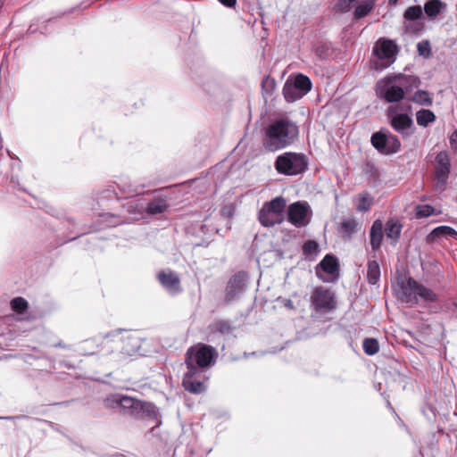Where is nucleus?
I'll use <instances>...</instances> for the list:
<instances>
[{"label": "nucleus", "instance_id": "obj_1", "mask_svg": "<svg viewBox=\"0 0 457 457\" xmlns=\"http://www.w3.org/2000/svg\"><path fill=\"white\" fill-rule=\"evenodd\" d=\"M299 128L289 119L271 122L264 130L262 146L268 152H277L293 145L298 138Z\"/></svg>", "mask_w": 457, "mask_h": 457}, {"label": "nucleus", "instance_id": "obj_2", "mask_svg": "<svg viewBox=\"0 0 457 457\" xmlns=\"http://www.w3.org/2000/svg\"><path fill=\"white\" fill-rule=\"evenodd\" d=\"M107 401H111L112 407H119L122 414L131 416L137 420H158L157 408L153 403L127 395H116L112 399H107Z\"/></svg>", "mask_w": 457, "mask_h": 457}, {"label": "nucleus", "instance_id": "obj_3", "mask_svg": "<svg viewBox=\"0 0 457 457\" xmlns=\"http://www.w3.org/2000/svg\"><path fill=\"white\" fill-rule=\"evenodd\" d=\"M219 353L211 345L197 343L191 345L186 352L185 364L187 369L204 370L216 363Z\"/></svg>", "mask_w": 457, "mask_h": 457}, {"label": "nucleus", "instance_id": "obj_4", "mask_svg": "<svg viewBox=\"0 0 457 457\" xmlns=\"http://www.w3.org/2000/svg\"><path fill=\"white\" fill-rule=\"evenodd\" d=\"M274 167L278 174L294 177L307 171L309 161L303 153L285 152L276 157Z\"/></svg>", "mask_w": 457, "mask_h": 457}, {"label": "nucleus", "instance_id": "obj_5", "mask_svg": "<svg viewBox=\"0 0 457 457\" xmlns=\"http://www.w3.org/2000/svg\"><path fill=\"white\" fill-rule=\"evenodd\" d=\"M287 206L286 199L277 196L265 202L258 212V220L264 228L274 227L284 221V212Z\"/></svg>", "mask_w": 457, "mask_h": 457}, {"label": "nucleus", "instance_id": "obj_6", "mask_svg": "<svg viewBox=\"0 0 457 457\" xmlns=\"http://www.w3.org/2000/svg\"><path fill=\"white\" fill-rule=\"evenodd\" d=\"M401 289L406 302L418 303V296L428 303H436L437 295L428 287L410 277L405 282L401 283Z\"/></svg>", "mask_w": 457, "mask_h": 457}, {"label": "nucleus", "instance_id": "obj_7", "mask_svg": "<svg viewBox=\"0 0 457 457\" xmlns=\"http://www.w3.org/2000/svg\"><path fill=\"white\" fill-rule=\"evenodd\" d=\"M310 303L311 309L318 314L328 313L337 306L334 292L322 286L313 288Z\"/></svg>", "mask_w": 457, "mask_h": 457}, {"label": "nucleus", "instance_id": "obj_8", "mask_svg": "<svg viewBox=\"0 0 457 457\" xmlns=\"http://www.w3.org/2000/svg\"><path fill=\"white\" fill-rule=\"evenodd\" d=\"M377 96L387 103H398L404 97L403 88L400 87L393 74H389L380 79L375 87Z\"/></svg>", "mask_w": 457, "mask_h": 457}, {"label": "nucleus", "instance_id": "obj_9", "mask_svg": "<svg viewBox=\"0 0 457 457\" xmlns=\"http://www.w3.org/2000/svg\"><path fill=\"white\" fill-rule=\"evenodd\" d=\"M249 275L245 270L234 273L227 281L223 302L226 305L237 301L246 290Z\"/></svg>", "mask_w": 457, "mask_h": 457}, {"label": "nucleus", "instance_id": "obj_10", "mask_svg": "<svg viewBox=\"0 0 457 457\" xmlns=\"http://www.w3.org/2000/svg\"><path fill=\"white\" fill-rule=\"evenodd\" d=\"M451 157L446 150L440 151L435 158L434 187L436 191L444 192L448 184L451 173Z\"/></svg>", "mask_w": 457, "mask_h": 457}, {"label": "nucleus", "instance_id": "obj_11", "mask_svg": "<svg viewBox=\"0 0 457 457\" xmlns=\"http://www.w3.org/2000/svg\"><path fill=\"white\" fill-rule=\"evenodd\" d=\"M372 146L381 154L391 155L401 150V141L390 132L381 130L372 134L370 137Z\"/></svg>", "mask_w": 457, "mask_h": 457}, {"label": "nucleus", "instance_id": "obj_12", "mask_svg": "<svg viewBox=\"0 0 457 457\" xmlns=\"http://www.w3.org/2000/svg\"><path fill=\"white\" fill-rule=\"evenodd\" d=\"M316 276L323 282H334L339 278V263L333 254H326L315 267Z\"/></svg>", "mask_w": 457, "mask_h": 457}, {"label": "nucleus", "instance_id": "obj_13", "mask_svg": "<svg viewBox=\"0 0 457 457\" xmlns=\"http://www.w3.org/2000/svg\"><path fill=\"white\" fill-rule=\"evenodd\" d=\"M287 221L295 228H303L311 221L310 206L305 202H295L287 208Z\"/></svg>", "mask_w": 457, "mask_h": 457}, {"label": "nucleus", "instance_id": "obj_14", "mask_svg": "<svg viewBox=\"0 0 457 457\" xmlns=\"http://www.w3.org/2000/svg\"><path fill=\"white\" fill-rule=\"evenodd\" d=\"M391 110V108L389 109ZM388 116L390 117L389 124L391 128L400 134L403 138L411 137L414 132L413 120L407 113H395L390 114L388 111Z\"/></svg>", "mask_w": 457, "mask_h": 457}, {"label": "nucleus", "instance_id": "obj_15", "mask_svg": "<svg viewBox=\"0 0 457 457\" xmlns=\"http://www.w3.org/2000/svg\"><path fill=\"white\" fill-rule=\"evenodd\" d=\"M157 280L161 286L171 295H177L183 291L179 276L175 271L168 269L157 273Z\"/></svg>", "mask_w": 457, "mask_h": 457}, {"label": "nucleus", "instance_id": "obj_16", "mask_svg": "<svg viewBox=\"0 0 457 457\" xmlns=\"http://www.w3.org/2000/svg\"><path fill=\"white\" fill-rule=\"evenodd\" d=\"M203 371L200 370H193L187 369L182 380V385L186 391L192 394H202L205 391L206 386L203 381Z\"/></svg>", "mask_w": 457, "mask_h": 457}, {"label": "nucleus", "instance_id": "obj_17", "mask_svg": "<svg viewBox=\"0 0 457 457\" xmlns=\"http://www.w3.org/2000/svg\"><path fill=\"white\" fill-rule=\"evenodd\" d=\"M423 18V10L420 5L408 7L403 13V27L406 31L418 33L423 29L422 22H417Z\"/></svg>", "mask_w": 457, "mask_h": 457}, {"label": "nucleus", "instance_id": "obj_18", "mask_svg": "<svg viewBox=\"0 0 457 457\" xmlns=\"http://www.w3.org/2000/svg\"><path fill=\"white\" fill-rule=\"evenodd\" d=\"M117 187L120 190V195L114 189H105L101 192L99 199L103 200L104 198H115L119 199L120 197L129 198L135 195H137L139 192L137 187H134L130 181L127 179H120L117 183Z\"/></svg>", "mask_w": 457, "mask_h": 457}, {"label": "nucleus", "instance_id": "obj_19", "mask_svg": "<svg viewBox=\"0 0 457 457\" xmlns=\"http://www.w3.org/2000/svg\"><path fill=\"white\" fill-rule=\"evenodd\" d=\"M397 52L398 47L396 44L393 40L387 38H380L374 48V53L378 58L381 60H391L390 63L395 60Z\"/></svg>", "mask_w": 457, "mask_h": 457}, {"label": "nucleus", "instance_id": "obj_20", "mask_svg": "<svg viewBox=\"0 0 457 457\" xmlns=\"http://www.w3.org/2000/svg\"><path fill=\"white\" fill-rule=\"evenodd\" d=\"M361 228V224L354 218L343 219L338 225L337 231L344 240H351Z\"/></svg>", "mask_w": 457, "mask_h": 457}, {"label": "nucleus", "instance_id": "obj_21", "mask_svg": "<svg viewBox=\"0 0 457 457\" xmlns=\"http://www.w3.org/2000/svg\"><path fill=\"white\" fill-rule=\"evenodd\" d=\"M393 79H395L400 87L403 88L404 95L411 94L415 88H418L420 84V79L416 75L408 74H393Z\"/></svg>", "mask_w": 457, "mask_h": 457}, {"label": "nucleus", "instance_id": "obj_22", "mask_svg": "<svg viewBox=\"0 0 457 457\" xmlns=\"http://www.w3.org/2000/svg\"><path fill=\"white\" fill-rule=\"evenodd\" d=\"M440 237H451L457 240V230L446 225L438 226L426 237V242L427 244H433Z\"/></svg>", "mask_w": 457, "mask_h": 457}, {"label": "nucleus", "instance_id": "obj_23", "mask_svg": "<svg viewBox=\"0 0 457 457\" xmlns=\"http://www.w3.org/2000/svg\"><path fill=\"white\" fill-rule=\"evenodd\" d=\"M383 223L380 220H376L372 223L370 231V245L373 252H377L381 248L384 231Z\"/></svg>", "mask_w": 457, "mask_h": 457}, {"label": "nucleus", "instance_id": "obj_24", "mask_svg": "<svg viewBox=\"0 0 457 457\" xmlns=\"http://www.w3.org/2000/svg\"><path fill=\"white\" fill-rule=\"evenodd\" d=\"M403 224L399 220L389 218L385 226V232L387 238H390L394 243H397L401 237Z\"/></svg>", "mask_w": 457, "mask_h": 457}, {"label": "nucleus", "instance_id": "obj_25", "mask_svg": "<svg viewBox=\"0 0 457 457\" xmlns=\"http://www.w3.org/2000/svg\"><path fill=\"white\" fill-rule=\"evenodd\" d=\"M446 4L442 0H428L424 4V12L431 20L446 9Z\"/></svg>", "mask_w": 457, "mask_h": 457}, {"label": "nucleus", "instance_id": "obj_26", "mask_svg": "<svg viewBox=\"0 0 457 457\" xmlns=\"http://www.w3.org/2000/svg\"><path fill=\"white\" fill-rule=\"evenodd\" d=\"M209 329L213 334L229 335L233 333L234 327L229 320H216L209 325Z\"/></svg>", "mask_w": 457, "mask_h": 457}, {"label": "nucleus", "instance_id": "obj_27", "mask_svg": "<svg viewBox=\"0 0 457 457\" xmlns=\"http://www.w3.org/2000/svg\"><path fill=\"white\" fill-rule=\"evenodd\" d=\"M303 259L312 262L320 253L319 244L315 240H306L302 246Z\"/></svg>", "mask_w": 457, "mask_h": 457}, {"label": "nucleus", "instance_id": "obj_28", "mask_svg": "<svg viewBox=\"0 0 457 457\" xmlns=\"http://www.w3.org/2000/svg\"><path fill=\"white\" fill-rule=\"evenodd\" d=\"M381 271L379 264L375 260H369L367 263L366 279L370 285H376L380 278Z\"/></svg>", "mask_w": 457, "mask_h": 457}, {"label": "nucleus", "instance_id": "obj_29", "mask_svg": "<svg viewBox=\"0 0 457 457\" xmlns=\"http://www.w3.org/2000/svg\"><path fill=\"white\" fill-rule=\"evenodd\" d=\"M282 94L287 103H294L303 96L302 93L294 87L293 83L290 82L289 79L285 82L282 88Z\"/></svg>", "mask_w": 457, "mask_h": 457}, {"label": "nucleus", "instance_id": "obj_30", "mask_svg": "<svg viewBox=\"0 0 457 457\" xmlns=\"http://www.w3.org/2000/svg\"><path fill=\"white\" fill-rule=\"evenodd\" d=\"M292 83L303 96L311 91L312 87V83L310 78L302 73L295 75Z\"/></svg>", "mask_w": 457, "mask_h": 457}, {"label": "nucleus", "instance_id": "obj_31", "mask_svg": "<svg viewBox=\"0 0 457 457\" xmlns=\"http://www.w3.org/2000/svg\"><path fill=\"white\" fill-rule=\"evenodd\" d=\"M436 120L433 111L429 109H420L416 112V121L420 127L427 128L430 123Z\"/></svg>", "mask_w": 457, "mask_h": 457}, {"label": "nucleus", "instance_id": "obj_32", "mask_svg": "<svg viewBox=\"0 0 457 457\" xmlns=\"http://www.w3.org/2000/svg\"><path fill=\"white\" fill-rule=\"evenodd\" d=\"M169 207L167 201L163 197H155L147 204L146 211L150 214H159L164 212Z\"/></svg>", "mask_w": 457, "mask_h": 457}, {"label": "nucleus", "instance_id": "obj_33", "mask_svg": "<svg viewBox=\"0 0 457 457\" xmlns=\"http://www.w3.org/2000/svg\"><path fill=\"white\" fill-rule=\"evenodd\" d=\"M410 100L417 104L424 106H431L433 104L432 95L428 91L423 89H418Z\"/></svg>", "mask_w": 457, "mask_h": 457}, {"label": "nucleus", "instance_id": "obj_34", "mask_svg": "<svg viewBox=\"0 0 457 457\" xmlns=\"http://www.w3.org/2000/svg\"><path fill=\"white\" fill-rule=\"evenodd\" d=\"M375 1L374 0H364L360 4H358L353 12V18L355 20H360L365 16H367L374 8Z\"/></svg>", "mask_w": 457, "mask_h": 457}, {"label": "nucleus", "instance_id": "obj_35", "mask_svg": "<svg viewBox=\"0 0 457 457\" xmlns=\"http://www.w3.org/2000/svg\"><path fill=\"white\" fill-rule=\"evenodd\" d=\"M262 94L264 96H271L276 89V80L270 75H266L262 78Z\"/></svg>", "mask_w": 457, "mask_h": 457}, {"label": "nucleus", "instance_id": "obj_36", "mask_svg": "<svg viewBox=\"0 0 457 457\" xmlns=\"http://www.w3.org/2000/svg\"><path fill=\"white\" fill-rule=\"evenodd\" d=\"M373 203L372 196L368 192H363L358 195V204L356 210L361 212H367L370 211Z\"/></svg>", "mask_w": 457, "mask_h": 457}, {"label": "nucleus", "instance_id": "obj_37", "mask_svg": "<svg viewBox=\"0 0 457 457\" xmlns=\"http://www.w3.org/2000/svg\"><path fill=\"white\" fill-rule=\"evenodd\" d=\"M362 348L367 355H374L379 351V343L376 338L366 337L362 342Z\"/></svg>", "mask_w": 457, "mask_h": 457}, {"label": "nucleus", "instance_id": "obj_38", "mask_svg": "<svg viewBox=\"0 0 457 457\" xmlns=\"http://www.w3.org/2000/svg\"><path fill=\"white\" fill-rule=\"evenodd\" d=\"M11 307L18 314H23L29 308V303L25 298L18 296L11 301Z\"/></svg>", "mask_w": 457, "mask_h": 457}, {"label": "nucleus", "instance_id": "obj_39", "mask_svg": "<svg viewBox=\"0 0 457 457\" xmlns=\"http://www.w3.org/2000/svg\"><path fill=\"white\" fill-rule=\"evenodd\" d=\"M315 54L321 60H326L331 54V44L321 43L315 48Z\"/></svg>", "mask_w": 457, "mask_h": 457}, {"label": "nucleus", "instance_id": "obj_40", "mask_svg": "<svg viewBox=\"0 0 457 457\" xmlns=\"http://www.w3.org/2000/svg\"><path fill=\"white\" fill-rule=\"evenodd\" d=\"M434 207L429 204L418 205L416 207V217L417 218H428L434 213Z\"/></svg>", "mask_w": 457, "mask_h": 457}, {"label": "nucleus", "instance_id": "obj_41", "mask_svg": "<svg viewBox=\"0 0 457 457\" xmlns=\"http://www.w3.org/2000/svg\"><path fill=\"white\" fill-rule=\"evenodd\" d=\"M417 51L420 55L428 57L431 54L430 44L428 40L420 41L417 44Z\"/></svg>", "mask_w": 457, "mask_h": 457}, {"label": "nucleus", "instance_id": "obj_42", "mask_svg": "<svg viewBox=\"0 0 457 457\" xmlns=\"http://www.w3.org/2000/svg\"><path fill=\"white\" fill-rule=\"evenodd\" d=\"M357 2V0H338L337 4V11H340L342 12H348L353 8V5Z\"/></svg>", "mask_w": 457, "mask_h": 457}, {"label": "nucleus", "instance_id": "obj_43", "mask_svg": "<svg viewBox=\"0 0 457 457\" xmlns=\"http://www.w3.org/2000/svg\"><path fill=\"white\" fill-rule=\"evenodd\" d=\"M277 302L280 303L286 309L290 311H295V306L294 305L291 299L284 298L282 296H278L277 298Z\"/></svg>", "mask_w": 457, "mask_h": 457}, {"label": "nucleus", "instance_id": "obj_44", "mask_svg": "<svg viewBox=\"0 0 457 457\" xmlns=\"http://www.w3.org/2000/svg\"><path fill=\"white\" fill-rule=\"evenodd\" d=\"M450 144L452 147H454L457 150V129L451 135Z\"/></svg>", "mask_w": 457, "mask_h": 457}, {"label": "nucleus", "instance_id": "obj_45", "mask_svg": "<svg viewBox=\"0 0 457 457\" xmlns=\"http://www.w3.org/2000/svg\"><path fill=\"white\" fill-rule=\"evenodd\" d=\"M226 7H234L237 4V0H219Z\"/></svg>", "mask_w": 457, "mask_h": 457}, {"label": "nucleus", "instance_id": "obj_46", "mask_svg": "<svg viewBox=\"0 0 457 457\" xmlns=\"http://www.w3.org/2000/svg\"><path fill=\"white\" fill-rule=\"evenodd\" d=\"M398 0H389V4H395Z\"/></svg>", "mask_w": 457, "mask_h": 457}, {"label": "nucleus", "instance_id": "obj_47", "mask_svg": "<svg viewBox=\"0 0 457 457\" xmlns=\"http://www.w3.org/2000/svg\"><path fill=\"white\" fill-rule=\"evenodd\" d=\"M62 403H54L52 405L62 404Z\"/></svg>", "mask_w": 457, "mask_h": 457}, {"label": "nucleus", "instance_id": "obj_48", "mask_svg": "<svg viewBox=\"0 0 457 457\" xmlns=\"http://www.w3.org/2000/svg\"><path fill=\"white\" fill-rule=\"evenodd\" d=\"M297 295V293H294L293 296L295 297Z\"/></svg>", "mask_w": 457, "mask_h": 457}, {"label": "nucleus", "instance_id": "obj_49", "mask_svg": "<svg viewBox=\"0 0 457 457\" xmlns=\"http://www.w3.org/2000/svg\"><path fill=\"white\" fill-rule=\"evenodd\" d=\"M455 306L457 307V303H455Z\"/></svg>", "mask_w": 457, "mask_h": 457}]
</instances>
